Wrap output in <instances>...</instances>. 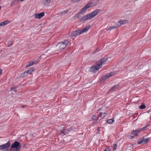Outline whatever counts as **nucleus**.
<instances>
[{
    "label": "nucleus",
    "instance_id": "44",
    "mask_svg": "<svg viewBox=\"0 0 151 151\" xmlns=\"http://www.w3.org/2000/svg\"><path fill=\"white\" fill-rule=\"evenodd\" d=\"M41 55L40 56V57L38 58V59L37 60H39V59L41 58Z\"/></svg>",
    "mask_w": 151,
    "mask_h": 151
},
{
    "label": "nucleus",
    "instance_id": "18",
    "mask_svg": "<svg viewBox=\"0 0 151 151\" xmlns=\"http://www.w3.org/2000/svg\"><path fill=\"white\" fill-rule=\"evenodd\" d=\"M107 114L106 112L102 113L101 112L100 115L99 116L100 117H101V118H104L107 115Z\"/></svg>",
    "mask_w": 151,
    "mask_h": 151
},
{
    "label": "nucleus",
    "instance_id": "28",
    "mask_svg": "<svg viewBox=\"0 0 151 151\" xmlns=\"http://www.w3.org/2000/svg\"><path fill=\"white\" fill-rule=\"evenodd\" d=\"M114 72H111L109 74H107V75L109 76V77H110L112 76H113L114 75Z\"/></svg>",
    "mask_w": 151,
    "mask_h": 151
},
{
    "label": "nucleus",
    "instance_id": "22",
    "mask_svg": "<svg viewBox=\"0 0 151 151\" xmlns=\"http://www.w3.org/2000/svg\"><path fill=\"white\" fill-rule=\"evenodd\" d=\"M100 116H99L96 119L94 120V121L93 122L94 123L96 124L97 123L100 121L101 119H99Z\"/></svg>",
    "mask_w": 151,
    "mask_h": 151
},
{
    "label": "nucleus",
    "instance_id": "37",
    "mask_svg": "<svg viewBox=\"0 0 151 151\" xmlns=\"http://www.w3.org/2000/svg\"><path fill=\"white\" fill-rule=\"evenodd\" d=\"M71 129H72V128L71 127H70V128H69L68 129V131H70L71 130Z\"/></svg>",
    "mask_w": 151,
    "mask_h": 151
},
{
    "label": "nucleus",
    "instance_id": "23",
    "mask_svg": "<svg viewBox=\"0 0 151 151\" xmlns=\"http://www.w3.org/2000/svg\"><path fill=\"white\" fill-rule=\"evenodd\" d=\"M45 2L44 3V4L45 5L49 4L51 0H45Z\"/></svg>",
    "mask_w": 151,
    "mask_h": 151
},
{
    "label": "nucleus",
    "instance_id": "4",
    "mask_svg": "<svg viewBox=\"0 0 151 151\" xmlns=\"http://www.w3.org/2000/svg\"><path fill=\"white\" fill-rule=\"evenodd\" d=\"M102 65L101 64H98L92 66L90 69V71L93 73H95L99 69L101 68Z\"/></svg>",
    "mask_w": 151,
    "mask_h": 151
},
{
    "label": "nucleus",
    "instance_id": "32",
    "mask_svg": "<svg viewBox=\"0 0 151 151\" xmlns=\"http://www.w3.org/2000/svg\"><path fill=\"white\" fill-rule=\"evenodd\" d=\"M8 47H10L11 46L12 44V41H9L8 42Z\"/></svg>",
    "mask_w": 151,
    "mask_h": 151
},
{
    "label": "nucleus",
    "instance_id": "15",
    "mask_svg": "<svg viewBox=\"0 0 151 151\" xmlns=\"http://www.w3.org/2000/svg\"><path fill=\"white\" fill-rule=\"evenodd\" d=\"M35 70L34 68H32L28 70L27 71V74H30Z\"/></svg>",
    "mask_w": 151,
    "mask_h": 151
},
{
    "label": "nucleus",
    "instance_id": "29",
    "mask_svg": "<svg viewBox=\"0 0 151 151\" xmlns=\"http://www.w3.org/2000/svg\"><path fill=\"white\" fill-rule=\"evenodd\" d=\"M68 10L65 11H64L63 12H61V13L60 15L61 16H62L64 14H65L68 13Z\"/></svg>",
    "mask_w": 151,
    "mask_h": 151
},
{
    "label": "nucleus",
    "instance_id": "1",
    "mask_svg": "<svg viewBox=\"0 0 151 151\" xmlns=\"http://www.w3.org/2000/svg\"><path fill=\"white\" fill-rule=\"evenodd\" d=\"M101 12L99 9H97L91 13L84 16L81 19V21H85L86 20L91 19L94 17L98 14Z\"/></svg>",
    "mask_w": 151,
    "mask_h": 151
},
{
    "label": "nucleus",
    "instance_id": "34",
    "mask_svg": "<svg viewBox=\"0 0 151 151\" xmlns=\"http://www.w3.org/2000/svg\"><path fill=\"white\" fill-rule=\"evenodd\" d=\"M143 142V140L142 139H141L140 141H138L137 143L138 144H141L142 142Z\"/></svg>",
    "mask_w": 151,
    "mask_h": 151
},
{
    "label": "nucleus",
    "instance_id": "35",
    "mask_svg": "<svg viewBox=\"0 0 151 151\" xmlns=\"http://www.w3.org/2000/svg\"><path fill=\"white\" fill-rule=\"evenodd\" d=\"M65 130L63 129L61 131V133L62 134H64V135L65 134Z\"/></svg>",
    "mask_w": 151,
    "mask_h": 151
},
{
    "label": "nucleus",
    "instance_id": "17",
    "mask_svg": "<svg viewBox=\"0 0 151 151\" xmlns=\"http://www.w3.org/2000/svg\"><path fill=\"white\" fill-rule=\"evenodd\" d=\"M114 122V119L113 118L111 119H108L107 120V123L109 124H112Z\"/></svg>",
    "mask_w": 151,
    "mask_h": 151
},
{
    "label": "nucleus",
    "instance_id": "3",
    "mask_svg": "<svg viewBox=\"0 0 151 151\" xmlns=\"http://www.w3.org/2000/svg\"><path fill=\"white\" fill-rule=\"evenodd\" d=\"M68 43V41L66 40L64 42L58 43L57 45V46L59 48V49L61 50L65 48Z\"/></svg>",
    "mask_w": 151,
    "mask_h": 151
},
{
    "label": "nucleus",
    "instance_id": "27",
    "mask_svg": "<svg viewBox=\"0 0 151 151\" xmlns=\"http://www.w3.org/2000/svg\"><path fill=\"white\" fill-rule=\"evenodd\" d=\"M145 108L146 106L144 104H142L139 106V108L141 109H145Z\"/></svg>",
    "mask_w": 151,
    "mask_h": 151
},
{
    "label": "nucleus",
    "instance_id": "36",
    "mask_svg": "<svg viewBox=\"0 0 151 151\" xmlns=\"http://www.w3.org/2000/svg\"><path fill=\"white\" fill-rule=\"evenodd\" d=\"M38 61H39L38 60H35L32 61V63H34V64L37 63Z\"/></svg>",
    "mask_w": 151,
    "mask_h": 151
},
{
    "label": "nucleus",
    "instance_id": "24",
    "mask_svg": "<svg viewBox=\"0 0 151 151\" xmlns=\"http://www.w3.org/2000/svg\"><path fill=\"white\" fill-rule=\"evenodd\" d=\"M28 74H27V71H25L24 72L22 73L21 75V77H24L25 76H27Z\"/></svg>",
    "mask_w": 151,
    "mask_h": 151
},
{
    "label": "nucleus",
    "instance_id": "45",
    "mask_svg": "<svg viewBox=\"0 0 151 151\" xmlns=\"http://www.w3.org/2000/svg\"><path fill=\"white\" fill-rule=\"evenodd\" d=\"M25 106H22V108H24Z\"/></svg>",
    "mask_w": 151,
    "mask_h": 151
},
{
    "label": "nucleus",
    "instance_id": "46",
    "mask_svg": "<svg viewBox=\"0 0 151 151\" xmlns=\"http://www.w3.org/2000/svg\"><path fill=\"white\" fill-rule=\"evenodd\" d=\"M24 0H20V1L21 2L23 1Z\"/></svg>",
    "mask_w": 151,
    "mask_h": 151
},
{
    "label": "nucleus",
    "instance_id": "48",
    "mask_svg": "<svg viewBox=\"0 0 151 151\" xmlns=\"http://www.w3.org/2000/svg\"><path fill=\"white\" fill-rule=\"evenodd\" d=\"M101 109H99V110H100Z\"/></svg>",
    "mask_w": 151,
    "mask_h": 151
},
{
    "label": "nucleus",
    "instance_id": "19",
    "mask_svg": "<svg viewBox=\"0 0 151 151\" xmlns=\"http://www.w3.org/2000/svg\"><path fill=\"white\" fill-rule=\"evenodd\" d=\"M118 27L115 26H111L108 29H106V30L107 31H109L110 30H111L113 29H115L116 28Z\"/></svg>",
    "mask_w": 151,
    "mask_h": 151
},
{
    "label": "nucleus",
    "instance_id": "33",
    "mask_svg": "<svg viewBox=\"0 0 151 151\" xmlns=\"http://www.w3.org/2000/svg\"><path fill=\"white\" fill-rule=\"evenodd\" d=\"M117 145L116 144H114L113 145V149L115 150L117 147Z\"/></svg>",
    "mask_w": 151,
    "mask_h": 151
},
{
    "label": "nucleus",
    "instance_id": "14",
    "mask_svg": "<svg viewBox=\"0 0 151 151\" xmlns=\"http://www.w3.org/2000/svg\"><path fill=\"white\" fill-rule=\"evenodd\" d=\"M131 135H130V136L131 137V139L133 138L134 136H137V133L136 132V131L135 130H134L133 131L132 133L131 134Z\"/></svg>",
    "mask_w": 151,
    "mask_h": 151
},
{
    "label": "nucleus",
    "instance_id": "16",
    "mask_svg": "<svg viewBox=\"0 0 151 151\" xmlns=\"http://www.w3.org/2000/svg\"><path fill=\"white\" fill-rule=\"evenodd\" d=\"M147 128V127L145 126L141 128V129H137V130H136L135 131H136V132L137 133H139L141 131L144 130L146 128Z\"/></svg>",
    "mask_w": 151,
    "mask_h": 151
},
{
    "label": "nucleus",
    "instance_id": "42",
    "mask_svg": "<svg viewBox=\"0 0 151 151\" xmlns=\"http://www.w3.org/2000/svg\"><path fill=\"white\" fill-rule=\"evenodd\" d=\"M14 92H16V90L15 89H14Z\"/></svg>",
    "mask_w": 151,
    "mask_h": 151
},
{
    "label": "nucleus",
    "instance_id": "8",
    "mask_svg": "<svg viewBox=\"0 0 151 151\" xmlns=\"http://www.w3.org/2000/svg\"><path fill=\"white\" fill-rule=\"evenodd\" d=\"M82 33L81 30H76L73 32L71 34V36H78Z\"/></svg>",
    "mask_w": 151,
    "mask_h": 151
},
{
    "label": "nucleus",
    "instance_id": "13",
    "mask_svg": "<svg viewBox=\"0 0 151 151\" xmlns=\"http://www.w3.org/2000/svg\"><path fill=\"white\" fill-rule=\"evenodd\" d=\"M10 21L7 20L4 22H2L0 23V26H4L6 24H7L8 23L10 22Z\"/></svg>",
    "mask_w": 151,
    "mask_h": 151
},
{
    "label": "nucleus",
    "instance_id": "7",
    "mask_svg": "<svg viewBox=\"0 0 151 151\" xmlns=\"http://www.w3.org/2000/svg\"><path fill=\"white\" fill-rule=\"evenodd\" d=\"M10 145V143L9 142V141L5 144L0 145V150L3 149H5L7 150Z\"/></svg>",
    "mask_w": 151,
    "mask_h": 151
},
{
    "label": "nucleus",
    "instance_id": "10",
    "mask_svg": "<svg viewBox=\"0 0 151 151\" xmlns=\"http://www.w3.org/2000/svg\"><path fill=\"white\" fill-rule=\"evenodd\" d=\"M119 84L118 85H116L114 86H113L109 90V91H114L116 90L119 87Z\"/></svg>",
    "mask_w": 151,
    "mask_h": 151
},
{
    "label": "nucleus",
    "instance_id": "39",
    "mask_svg": "<svg viewBox=\"0 0 151 151\" xmlns=\"http://www.w3.org/2000/svg\"><path fill=\"white\" fill-rule=\"evenodd\" d=\"M147 112L148 113H149L151 112V110H149L147 111Z\"/></svg>",
    "mask_w": 151,
    "mask_h": 151
},
{
    "label": "nucleus",
    "instance_id": "43",
    "mask_svg": "<svg viewBox=\"0 0 151 151\" xmlns=\"http://www.w3.org/2000/svg\"><path fill=\"white\" fill-rule=\"evenodd\" d=\"M99 129H98V131H97V133H99Z\"/></svg>",
    "mask_w": 151,
    "mask_h": 151
},
{
    "label": "nucleus",
    "instance_id": "30",
    "mask_svg": "<svg viewBox=\"0 0 151 151\" xmlns=\"http://www.w3.org/2000/svg\"><path fill=\"white\" fill-rule=\"evenodd\" d=\"M109 78V76H108L107 74V75L106 76H104L102 78H101V80H104V79H105L107 78Z\"/></svg>",
    "mask_w": 151,
    "mask_h": 151
},
{
    "label": "nucleus",
    "instance_id": "40",
    "mask_svg": "<svg viewBox=\"0 0 151 151\" xmlns=\"http://www.w3.org/2000/svg\"><path fill=\"white\" fill-rule=\"evenodd\" d=\"M14 88H12V87H11L10 88V91H12V90H14Z\"/></svg>",
    "mask_w": 151,
    "mask_h": 151
},
{
    "label": "nucleus",
    "instance_id": "6",
    "mask_svg": "<svg viewBox=\"0 0 151 151\" xmlns=\"http://www.w3.org/2000/svg\"><path fill=\"white\" fill-rule=\"evenodd\" d=\"M10 145V143L9 142V141L5 144L0 145V150L3 149H5L7 150Z\"/></svg>",
    "mask_w": 151,
    "mask_h": 151
},
{
    "label": "nucleus",
    "instance_id": "21",
    "mask_svg": "<svg viewBox=\"0 0 151 151\" xmlns=\"http://www.w3.org/2000/svg\"><path fill=\"white\" fill-rule=\"evenodd\" d=\"M149 139V138H147L145 139L144 138L143 139H142L143 140V142L145 144L147 143L148 142Z\"/></svg>",
    "mask_w": 151,
    "mask_h": 151
},
{
    "label": "nucleus",
    "instance_id": "5",
    "mask_svg": "<svg viewBox=\"0 0 151 151\" xmlns=\"http://www.w3.org/2000/svg\"><path fill=\"white\" fill-rule=\"evenodd\" d=\"M92 3H88L86 6H85L83 8H82L80 11V13L81 14H84L83 12H86V10L88 8H89L90 7L92 6L91 4Z\"/></svg>",
    "mask_w": 151,
    "mask_h": 151
},
{
    "label": "nucleus",
    "instance_id": "11",
    "mask_svg": "<svg viewBox=\"0 0 151 151\" xmlns=\"http://www.w3.org/2000/svg\"><path fill=\"white\" fill-rule=\"evenodd\" d=\"M90 25L87 26L83 29L81 30L82 33L86 32L90 28Z\"/></svg>",
    "mask_w": 151,
    "mask_h": 151
},
{
    "label": "nucleus",
    "instance_id": "25",
    "mask_svg": "<svg viewBox=\"0 0 151 151\" xmlns=\"http://www.w3.org/2000/svg\"><path fill=\"white\" fill-rule=\"evenodd\" d=\"M17 4V2L16 0L13 1L10 4V6H13L16 4Z\"/></svg>",
    "mask_w": 151,
    "mask_h": 151
},
{
    "label": "nucleus",
    "instance_id": "2",
    "mask_svg": "<svg viewBox=\"0 0 151 151\" xmlns=\"http://www.w3.org/2000/svg\"><path fill=\"white\" fill-rule=\"evenodd\" d=\"M21 147L20 143L17 141H15L11 145L9 149L11 151H19Z\"/></svg>",
    "mask_w": 151,
    "mask_h": 151
},
{
    "label": "nucleus",
    "instance_id": "47",
    "mask_svg": "<svg viewBox=\"0 0 151 151\" xmlns=\"http://www.w3.org/2000/svg\"><path fill=\"white\" fill-rule=\"evenodd\" d=\"M92 119V120H94V119L93 118Z\"/></svg>",
    "mask_w": 151,
    "mask_h": 151
},
{
    "label": "nucleus",
    "instance_id": "20",
    "mask_svg": "<svg viewBox=\"0 0 151 151\" xmlns=\"http://www.w3.org/2000/svg\"><path fill=\"white\" fill-rule=\"evenodd\" d=\"M107 60V58H101V63L100 64L102 65L103 63L106 61Z\"/></svg>",
    "mask_w": 151,
    "mask_h": 151
},
{
    "label": "nucleus",
    "instance_id": "38",
    "mask_svg": "<svg viewBox=\"0 0 151 151\" xmlns=\"http://www.w3.org/2000/svg\"><path fill=\"white\" fill-rule=\"evenodd\" d=\"M104 151H109V148H106L104 150Z\"/></svg>",
    "mask_w": 151,
    "mask_h": 151
},
{
    "label": "nucleus",
    "instance_id": "31",
    "mask_svg": "<svg viewBox=\"0 0 151 151\" xmlns=\"http://www.w3.org/2000/svg\"><path fill=\"white\" fill-rule=\"evenodd\" d=\"M70 1L73 3H77L80 1L81 0H70Z\"/></svg>",
    "mask_w": 151,
    "mask_h": 151
},
{
    "label": "nucleus",
    "instance_id": "9",
    "mask_svg": "<svg viewBox=\"0 0 151 151\" xmlns=\"http://www.w3.org/2000/svg\"><path fill=\"white\" fill-rule=\"evenodd\" d=\"M45 15V12H42L39 14H36L35 15V17L36 18L40 19Z\"/></svg>",
    "mask_w": 151,
    "mask_h": 151
},
{
    "label": "nucleus",
    "instance_id": "26",
    "mask_svg": "<svg viewBox=\"0 0 151 151\" xmlns=\"http://www.w3.org/2000/svg\"><path fill=\"white\" fill-rule=\"evenodd\" d=\"M34 64V63H32V62H30L28 64H27V65L25 66V67H27L29 66H31L32 65Z\"/></svg>",
    "mask_w": 151,
    "mask_h": 151
},
{
    "label": "nucleus",
    "instance_id": "41",
    "mask_svg": "<svg viewBox=\"0 0 151 151\" xmlns=\"http://www.w3.org/2000/svg\"><path fill=\"white\" fill-rule=\"evenodd\" d=\"M2 73V70H1V69L0 68V74Z\"/></svg>",
    "mask_w": 151,
    "mask_h": 151
},
{
    "label": "nucleus",
    "instance_id": "12",
    "mask_svg": "<svg viewBox=\"0 0 151 151\" xmlns=\"http://www.w3.org/2000/svg\"><path fill=\"white\" fill-rule=\"evenodd\" d=\"M126 21V20H120L117 23V27H118L121 26V25L123 24L124 23H125Z\"/></svg>",
    "mask_w": 151,
    "mask_h": 151
}]
</instances>
